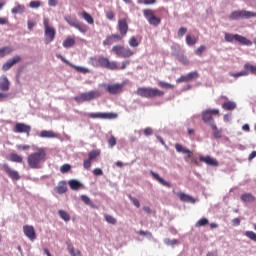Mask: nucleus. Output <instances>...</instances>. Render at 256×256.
Wrapping results in <instances>:
<instances>
[{
    "instance_id": "nucleus-39",
    "label": "nucleus",
    "mask_w": 256,
    "mask_h": 256,
    "mask_svg": "<svg viewBox=\"0 0 256 256\" xmlns=\"http://www.w3.org/2000/svg\"><path fill=\"white\" fill-rule=\"evenodd\" d=\"M158 86L161 87V89H175V85L163 81H160Z\"/></svg>"
},
{
    "instance_id": "nucleus-12",
    "label": "nucleus",
    "mask_w": 256,
    "mask_h": 256,
    "mask_svg": "<svg viewBox=\"0 0 256 256\" xmlns=\"http://www.w3.org/2000/svg\"><path fill=\"white\" fill-rule=\"evenodd\" d=\"M87 117L90 119H117V114L112 112H97L88 113Z\"/></svg>"
},
{
    "instance_id": "nucleus-30",
    "label": "nucleus",
    "mask_w": 256,
    "mask_h": 256,
    "mask_svg": "<svg viewBox=\"0 0 256 256\" xmlns=\"http://www.w3.org/2000/svg\"><path fill=\"white\" fill-rule=\"evenodd\" d=\"M11 53H13V48L11 46L0 48V58L7 57V55H11Z\"/></svg>"
},
{
    "instance_id": "nucleus-28",
    "label": "nucleus",
    "mask_w": 256,
    "mask_h": 256,
    "mask_svg": "<svg viewBox=\"0 0 256 256\" xmlns=\"http://www.w3.org/2000/svg\"><path fill=\"white\" fill-rule=\"evenodd\" d=\"M79 16L84 18V20L86 21V23H88V25H93V23H95L93 16H91V14L87 13L86 11H83L82 13H80Z\"/></svg>"
},
{
    "instance_id": "nucleus-9",
    "label": "nucleus",
    "mask_w": 256,
    "mask_h": 256,
    "mask_svg": "<svg viewBox=\"0 0 256 256\" xmlns=\"http://www.w3.org/2000/svg\"><path fill=\"white\" fill-rule=\"evenodd\" d=\"M143 15L147 19L149 25L157 27V25L161 24V18L155 16V12L152 9H144Z\"/></svg>"
},
{
    "instance_id": "nucleus-23",
    "label": "nucleus",
    "mask_w": 256,
    "mask_h": 256,
    "mask_svg": "<svg viewBox=\"0 0 256 256\" xmlns=\"http://www.w3.org/2000/svg\"><path fill=\"white\" fill-rule=\"evenodd\" d=\"M199 161L202 163H206V165H210V167H217V160L211 158L210 156H200Z\"/></svg>"
},
{
    "instance_id": "nucleus-22",
    "label": "nucleus",
    "mask_w": 256,
    "mask_h": 256,
    "mask_svg": "<svg viewBox=\"0 0 256 256\" xmlns=\"http://www.w3.org/2000/svg\"><path fill=\"white\" fill-rule=\"evenodd\" d=\"M235 41L239 43L240 45H245L246 47H251L253 45V42L245 36H241L239 34H235Z\"/></svg>"
},
{
    "instance_id": "nucleus-5",
    "label": "nucleus",
    "mask_w": 256,
    "mask_h": 256,
    "mask_svg": "<svg viewBox=\"0 0 256 256\" xmlns=\"http://www.w3.org/2000/svg\"><path fill=\"white\" fill-rule=\"evenodd\" d=\"M111 53H114L117 57H122L123 59H129L133 57L135 52L131 48H125L123 45H114L111 49Z\"/></svg>"
},
{
    "instance_id": "nucleus-24",
    "label": "nucleus",
    "mask_w": 256,
    "mask_h": 256,
    "mask_svg": "<svg viewBox=\"0 0 256 256\" xmlns=\"http://www.w3.org/2000/svg\"><path fill=\"white\" fill-rule=\"evenodd\" d=\"M42 139H56L57 133L51 130H42L39 134Z\"/></svg>"
},
{
    "instance_id": "nucleus-1",
    "label": "nucleus",
    "mask_w": 256,
    "mask_h": 256,
    "mask_svg": "<svg viewBox=\"0 0 256 256\" xmlns=\"http://www.w3.org/2000/svg\"><path fill=\"white\" fill-rule=\"evenodd\" d=\"M47 159L45 148H39L36 152L27 157V164L30 169H41Z\"/></svg>"
},
{
    "instance_id": "nucleus-26",
    "label": "nucleus",
    "mask_w": 256,
    "mask_h": 256,
    "mask_svg": "<svg viewBox=\"0 0 256 256\" xmlns=\"http://www.w3.org/2000/svg\"><path fill=\"white\" fill-rule=\"evenodd\" d=\"M153 179H155V181H157L158 183H160V185H163L164 187H171V184L167 181H165L163 178H161V176H159V174L155 173L154 171L150 172Z\"/></svg>"
},
{
    "instance_id": "nucleus-56",
    "label": "nucleus",
    "mask_w": 256,
    "mask_h": 256,
    "mask_svg": "<svg viewBox=\"0 0 256 256\" xmlns=\"http://www.w3.org/2000/svg\"><path fill=\"white\" fill-rule=\"evenodd\" d=\"M112 39H114V43L117 42V41H123V37L125 36H122L121 34H112Z\"/></svg>"
},
{
    "instance_id": "nucleus-44",
    "label": "nucleus",
    "mask_w": 256,
    "mask_h": 256,
    "mask_svg": "<svg viewBox=\"0 0 256 256\" xmlns=\"http://www.w3.org/2000/svg\"><path fill=\"white\" fill-rule=\"evenodd\" d=\"M245 237H248L251 241H254L256 243V233L253 231H246L244 233Z\"/></svg>"
},
{
    "instance_id": "nucleus-61",
    "label": "nucleus",
    "mask_w": 256,
    "mask_h": 256,
    "mask_svg": "<svg viewBox=\"0 0 256 256\" xmlns=\"http://www.w3.org/2000/svg\"><path fill=\"white\" fill-rule=\"evenodd\" d=\"M130 200L132 201L133 205L139 209L141 207V203L137 200V198L130 197Z\"/></svg>"
},
{
    "instance_id": "nucleus-51",
    "label": "nucleus",
    "mask_w": 256,
    "mask_h": 256,
    "mask_svg": "<svg viewBox=\"0 0 256 256\" xmlns=\"http://www.w3.org/2000/svg\"><path fill=\"white\" fill-rule=\"evenodd\" d=\"M61 173H68V171H71V165L64 164L60 168Z\"/></svg>"
},
{
    "instance_id": "nucleus-59",
    "label": "nucleus",
    "mask_w": 256,
    "mask_h": 256,
    "mask_svg": "<svg viewBox=\"0 0 256 256\" xmlns=\"http://www.w3.org/2000/svg\"><path fill=\"white\" fill-rule=\"evenodd\" d=\"M188 78H187V75H185V76H181L180 78H178L177 80H176V83H188Z\"/></svg>"
},
{
    "instance_id": "nucleus-18",
    "label": "nucleus",
    "mask_w": 256,
    "mask_h": 256,
    "mask_svg": "<svg viewBox=\"0 0 256 256\" xmlns=\"http://www.w3.org/2000/svg\"><path fill=\"white\" fill-rule=\"evenodd\" d=\"M23 232L30 241H35V239H37V234L35 233V228L33 226H23Z\"/></svg>"
},
{
    "instance_id": "nucleus-58",
    "label": "nucleus",
    "mask_w": 256,
    "mask_h": 256,
    "mask_svg": "<svg viewBox=\"0 0 256 256\" xmlns=\"http://www.w3.org/2000/svg\"><path fill=\"white\" fill-rule=\"evenodd\" d=\"M16 148L18 149V151H27L29 149H31V146L29 145H17Z\"/></svg>"
},
{
    "instance_id": "nucleus-19",
    "label": "nucleus",
    "mask_w": 256,
    "mask_h": 256,
    "mask_svg": "<svg viewBox=\"0 0 256 256\" xmlns=\"http://www.w3.org/2000/svg\"><path fill=\"white\" fill-rule=\"evenodd\" d=\"M175 149L177 151V153H183L186 156V159H191L192 163H193V152L185 147H183V145L176 143L175 144Z\"/></svg>"
},
{
    "instance_id": "nucleus-17",
    "label": "nucleus",
    "mask_w": 256,
    "mask_h": 256,
    "mask_svg": "<svg viewBox=\"0 0 256 256\" xmlns=\"http://www.w3.org/2000/svg\"><path fill=\"white\" fill-rule=\"evenodd\" d=\"M14 133H26V135L29 137L31 127L25 123H16L14 126Z\"/></svg>"
},
{
    "instance_id": "nucleus-32",
    "label": "nucleus",
    "mask_w": 256,
    "mask_h": 256,
    "mask_svg": "<svg viewBox=\"0 0 256 256\" xmlns=\"http://www.w3.org/2000/svg\"><path fill=\"white\" fill-rule=\"evenodd\" d=\"M9 161L12 163H23V157L17 153H11L9 156Z\"/></svg>"
},
{
    "instance_id": "nucleus-43",
    "label": "nucleus",
    "mask_w": 256,
    "mask_h": 256,
    "mask_svg": "<svg viewBox=\"0 0 256 256\" xmlns=\"http://www.w3.org/2000/svg\"><path fill=\"white\" fill-rule=\"evenodd\" d=\"M104 218H105V221H107L110 225H115L117 223V219H115V217L109 214H105Z\"/></svg>"
},
{
    "instance_id": "nucleus-45",
    "label": "nucleus",
    "mask_w": 256,
    "mask_h": 256,
    "mask_svg": "<svg viewBox=\"0 0 256 256\" xmlns=\"http://www.w3.org/2000/svg\"><path fill=\"white\" fill-rule=\"evenodd\" d=\"M30 9H39L41 7V1L39 0H33L29 3Z\"/></svg>"
},
{
    "instance_id": "nucleus-57",
    "label": "nucleus",
    "mask_w": 256,
    "mask_h": 256,
    "mask_svg": "<svg viewBox=\"0 0 256 256\" xmlns=\"http://www.w3.org/2000/svg\"><path fill=\"white\" fill-rule=\"evenodd\" d=\"M137 233H138V235H142L145 237H153V234L149 231L139 230Z\"/></svg>"
},
{
    "instance_id": "nucleus-6",
    "label": "nucleus",
    "mask_w": 256,
    "mask_h": 256,
    "mask_svg": "<svg viewBox=\"0 0 256 256\" xmlns=\"http://www.w3.org/2000/svg\"><path fill=\"white\" fill-rule=\"evenodd\" d=\"M99 97H101V92L97 90H91L76 96L74 101H76V103H85V101H93V99H99Z\"/></svg>"
},
{
    "instance_id": "nucleus-36",
    "label": "nucleus",
    "mask_w": 256,
    "mask_h": 256,
    "mask_svg": "<svg viewBox=\"0 0 256 256\" xmlns=\"http://www.w3.org/2000/svg\"><path fill=\"white\" fill-rule=\"evenodd\" d=\"M56 193H58V195H63V193H67V185L65 183H60L56 187Z\"/></svg>"
},
{
    "instance_id": "nucleus-41",
    "label": "nucleus",
    "mask_w": 256,
    "mask_h": 256,
    "mask_svg": "<svg viewBox=\"0 0 256 256\" xmlns=\"http://www.w3.org/2000/svg\"><path fill=\"white\" fill-rule=\"evenodd\" d=\"M205 225H209V220L207 218H201L195 224V227H205Z\"/></svg>"
},
{
    "instance_id": "nucleus-14",
    "label": "nucleus",
    "mask_w": 256,
    "mask_h": 256,
    "mask_svg": "<svg viewBox=\"0 0 256 256\" xmlns=\"http://www.w3.org/2000/svg\"><path fill=\"white\" fill-rule=\"evenodd\" d=\"M2 169H3V171H5V173L8 174L10 179H12L13 181H19V179H21V176H19V172H17V170H13L9 166V164H7V163L3 164Z\"/></svg>"
},
{
    "instance_id": "nucleus-16",
    "label": "nucleus",
    "mask_w": 256,
    "mask_h": 256,
    "mask_svg": "<svg viewBox=\"0 0 256 256\" xmlns=\"http://www.w3.org/2000/svg\"><path fill=\"white\" fill-rule=\"evenodd\" d=\"M118 31L122 37H125L129 32V24L127 23V18H122L118 20Z\"/></svg>"
},
{
    "instance_id": "nucleus-34",
    "label": "nucleus",
    "mask_w": 256,
    "mask_h": 256,
    "mask_svg": "<svg viewBox=\"0 0 256 256\" xmlns=\"http://www.w3.org/2000/svg\"><path fill=\"white\" fill-rule=\"evenodd\" d=\"M100 155H101V150L95 149L88 153V159H90V161H94V159H97V157H99Z\"/></svg>"
},
{
    "instance_id": "nucleus-47",
    "label": "nucleus",
    "mask_w": 256,
    "mask_h": 256,
    "mask_svg": "<svg viewBox=\"0 0 256 256\" xmlns=\"http://www.w3.org/2000/svg\"><path fill=\"white\" fill-rule=\"evenodd\" d=\"M113 43H115V41L112 35L107 36L106 39L103 41L104 46L113 45Z\"/></svg>"
},
{
    "instance_id": "nucleus-42",
    "label": "nucleus",
    "mask_w": 256,
    "mask_h": 256,
    "mask_svg": "<svg viewBox=\"0 0 256 256\" xmlns=\"http://www.w3.org/2000/svg\"><path fill=\"white\" fill-rule=\"evenodd\" d=\"M81 201H83V203H85V205H89V207H95L93 205V201H91V199L87 195H82L81 196Z\"/></svg>"
},
{
    "instance_id": "nucleus-46",
    "label": "nucleus",
    "mask_w": 256,
    "mask_h": 256,
    "mask_svg": "<svg viewBox=\"0 0 256 256\" xmlns=\"http://www.w3.org/2000/svg\"><path fill=\"white\" fill-rule=\"evenodd\" d=\"M128 43L133 48L139 47V41H137V37H135V36H132Z\"/></svg>"
},
{
    "instance_id": "nucleus-25",
    "label": "nucleus",
    "mask_w": 256,
    "mask_h": 256,
    "mask_svg": "<svg viewBox=\"0 0 256 256\" xmlns=\"http://www.w3.org/2000/svg\"><path fill=\"white\" fill-rule=\"evenodd\" d=\"M15 5L16 6L11 9L12 15H21V14L25 13V6L23 4L16 2Z\"/></svg>"
},
{
    "instance_id": "nucleus-63",
    "label": "nucleus",
    "mask_w": 256,
    "mask_h": 256,
    "mask_svg": "<svg viewBox=\"0 0 256 256\" xmlns=\"http://www.w3.org/2000/svg\"><path fill=\"white\" fill-rule=\"evenodd\" d=\"M165 244L166 245H177V240H175V239H173V240L166 239Z\"/></svg>"
},
{
    "instance_id": "nucleus-35",
    "label": "nucleus",
    "mask_w": 256,
    "mask_h": 256,
    "mask_svg": "<svg viewBox=\"0 0 256 256\" xmlns=\"http://www.w3.org/2000/svg\"><path fill=\"white\" fill-rule=\"evenodd\" d=\"M58 215L59 217H61L63 219V221H65L66 223L71 221V215H69V213H67V211L65 210H58Z\"/></svg>"
},
{
    "instance_id": "nucleus-7",
    "label": "nucleus",
    "mask_w": 256,
    "mask_h": 256,
    "mask_svg": "<svg viewBox=\"0 0 256 256\" xmlns=\"http://www.w3.org/2000/svg\"><path fill=\"white\" fill-rule=\"evenodd\" d=\"M252 17H256L255 12L247 10H237L230 14L229 19L231 21H237L239 19H251Z\"/></svg>"
},
{
    "instance_id": "nucleus-54",
    "label": "nucleus",
    "mask_w": 256,
    "mask_h": 256,
    "mask_svg": "<svg viewBox=\"0 0 256 256\" xmlns=\"http://www.w3.org/2000/svg\"><path fill=\"white\" fill-rule=\"evenodd\" d=\"M91 159H86V160H84L83 161V167H84V169H87V170H89V169H91Z\"/></svg>"
},
{
    "instance_id": "nucleus-10",
    "label": "nucleus",
    "mask_w": 256,
    "mask_h": 256,
    "mask_svg": "<svg viewBox=\"0 0 256 256\" xmlns=\"http://www.w3.org/2000/svg\"><path fill=\"white\" fill-rule=\"evenodd\" d=\"M64 19H65L66 23H68V25H70V27H74L75 29L80 31V33H87V31L89 29L87 27V25H85L83 23L75 22V20L71 16H65Z\"/></svg>"
},
{
    "instance_id": "nucleus-49",
    "label": "nucleus",
    "mask_w": 256,
    "mask_h": 256,
    "mask_svg": "<svg viewBox=\"0 0 256 256\" xmlns=\"http://www.w3.org/2000/svg\"><path fill=\"white\" fill-rule=\"evenodd\" d=\"M225 41H228V43H233L235 41V34H225Z\"/></svg>"
},
{
    "instance_id": "nucleus-20",
    "label": "nucleus",
    "mask_w": 256,
    "mask_h": 256,
    "mask_svg": "<svg viewBox=\"0 0 256 256\" xmlns=\"http://www.w3.org/2000/svg\"><path fill=\"white\" fill-rule=\"evenodd\" d=\"M176 196L180 201L183 203H195V198H193L191 195L185 194L183 192H176Z\"/></svg>"
},
{
    "instance_id": "nucleus-11",
    "label": "nucleus",
    "mask_w": 256,
    "mask_h": 256,
    "mask_svg": "<svg viewBox=\"0 0 256 256\" xmlns=\"http://www.w3.org/2000/svg\"><path fill=\"white\" fill-rule=\"evenodd\" d=\"M243 71H240L238 73H230L231 77H247L249 73L251 75H256V66L252 64H245Z\"/></svg>"
},
{
    "instance_id": "nucleus-48",
    "label": "nucleus",
    "mask_w": 256,
    "mask_h": 256,
    "mask_svg": "<svg viewBox=\"0 0 256 256\" xmlns=\"http://www.w3.org/2000/svg\"><path fill=\"white\" fill-rule=\"evenodd\" d=\"M188 81H193V79H197L199 77V73L197 71L190 72L186 75Z\"/></svg>"
},
{
    "instance_id": "nucleus-2",
    "label": "nucleus",
    "mask_w": 256,
    "mask_h": 256,
    "mask_svg": "<svg viewBox=\"0 0 256 256\" xmlns=\"http://www.w3.org/2000/svg\"><path fill=\"white\" fill-rule=\"evenodd\" d=\"M136 95L145 99H154V97H163L165 92L158 88L140 87L136 90Z\"/></svg>"
},
{
    "instance_id": "nucleus-27",
    "label": "nucleus",
    "mask_w": 256,
    "mask_h": 256,
    "mask_svg": "<svg viewBox=\"0 0 256 256\" xmlns=\"http://www.w3.org/2000/svg\"><path fill=\"white\" fill-rule=\"evenodd\" d=\"M9 79H7V76H1L0 77V91H7L9 89Z\"/></svg>"
},
{
    "instance_id": "nucleus-60",
    "label": "nucleus",
    "mask_w": 256,
    "mask_h": 256,
    "mask_svg": "<svg viewBox=\"0 0 256 256\" xmlns=\"http://www.w3.org/2000/svg\"><path fill=\"white\" fill-rule=\"evenodd\" d=\"M93 175H95L96 177H99V176L103 175V170H101V168H95L93 170Z\"/></svg>"
},
{
    "instance_id": "nucleus-13",
    "label": "nucleus",
    "mask_w": 256,
    "mask_h": 256,
    "mask_svg": "<svg viewBox=\"0 0 256 256\" xmlns=\"http://www.w3.org/2000/svg\"><path fill=\"white\" fill-rule=\"evenodd\" d=\"M123 84H107L106 85V91L107 93H109L110 95H119L121 94V92L123 91Z\"/></svg>"
},
{
    "instance_id": "nucleus-31",
    "label": "nucleus",
    "mask_w": 256,
    "mask_h": 256,
    "mask_svg": "<svg viewBox=\"0 0 256 256\" xmlns=\"http://www.w3.org/2000/svg\"><path fill=\"white\" fill-rule=\"evenodd\" d=\"M62 45H63V47H65V49H71V47L75 46V38L67 37L63 41Z\"/></svg>"
},
{
    "instance_id": "nucleus-15",
    "label": "nucleus",
    "mask_w": 256,
    "mask_h": 256,
    "mask_svg": "<svg viewBox=\"0 0 256 256\" xmlns=\"http://www.w3.org/2000/svg\"><path fill=\"white\" fill-rule=\"evenodd\" d=\"M57 58L61 59V61H63V63H66V65H69V67H71L72 69H75V71H77L78 73H83L84 75L89 73V69H87L83 66H75L74 64L67 61V59H65V57L61 56L60 54L57 55Z\"/></svg>"
},
{
    "instance_id": "nucleus-37",
    "label": "nucleus",
    "mask_w": 256,
    "mask_h": 256,
    "mask_svg": "<svg viewBox=\"0 0 256 256\" xmlns=\"http://www.w3.org/2000/svg\"><path fill=\"white\" fill-rule=\"evenodd\" d=\"M225 109L226 111H234V109H237V103L227 100L225 102Z\"/></svg>"
},
{
    "instance_id": "nucleus-53",
    "label": "nucleus",
    "mask_w": 256,
    "mask_h": 256,
    "mask_svg": "<svg viewBox=\"0 0 256 256\" xmlns=\"http://www.w3.org/2000/svg\"><path fill=\"white\" fill-rule=\"evenodd\" d=\"M106 19H108L109 21H113V19H115V13L111 10L107 11Z\"/></svg>"
},
{
    "instance_id": "nucleus-62",
    "label": "nucleus",
    "mask_w": 256,
    "mask_h": 256,
    "mask_svg": "<svg viewBox=\"0 0 256 256\" xmlns=\"http://www.w3.org/2000/svg\"><path fill=\"white\" fill-rule=\"evenodd\" d=\"M185 33H187V28L181 27V28L178 30V37H183V35H185Z\"/></svg>"
},
{
    "instance_id": "nucleus-29",
    "label": "nucleus",
    "mask_w": 256,
    "mask_h": 256,
    "mask_svg": "<svg viewBox=\"0 0 256 256\" xmlns=\"http://www.w3.org/2000/svg\"><path fill=\"white\" fill-rule=\"evenodd\" d=\"M241 201L244 203H253L255 202V196H253L251 193L242 194Z\"/></svg>"
},
{
    "instance_id": "nucleus-52",
    "label": "nucleus",
    "mask_w": 256,
    "mask_h": 256,
    "mask_svg": "<svg viewBox=\"0 0 256 256\" xmlns=\"http://www.w3.org/2000/svg\"><path fill=\"white\" fill-rule=\"evenodd\" d=\"M145 137H151L153 135V128L147 127L143 130Z\"/></svg>"
},
{
    "instance_id": "nucleus-3",
    "label": "nucleus",
    "mask_w": 256,
    "mask_h": 256,
    "mask_svg": "<svg viewBox=\"0 0 256 256\" xmlns=\"http://www.w3.org/2000/svg\"><path fill=\"white\" fill-rule=\"evenodd\" d=\"M91 61L94 67H97L98 63L100 67H103L104 69H109L110 71H117L119 69V66H117V62L110 61L107 57L102 56L99 57L98 60L97 58H92Z\"/></svg>"
},
{
    "instance_id": "nucleus-21",
    "label": "nucleus",
    "mask_w": 256,
    "mask_h": 256,
    "mask_svg": "<svg viewBox=\"0 0 256 256\" xmlns=\"http://www.w3.org/2000/svg\"><path fill=\"white\" fill-rule=\"evenodd\" d=\"M21 61V57L14 56L13 58L9 59L6 63L3 64L2 69L4 71H9L13 65H16V63H19Z\"/></svg>"
},
{
    "instance_id": "nucleus-50",
    "label": "nucleus",
    "mask_w": 256,
    "mask_h": 256,
    "mask_svg": "<svg viewBox=\"0 0 256 256\" xmlns=\"http://www.w3.org/2000/svg\"><path fill=\"white\" fill-rule=\"evenodd\" d=\"M108 145L109 147H115V145H117V138H115V136H111L108 139Z\"/></svg>"
},
{
    "instance_id": "nucleus-33",
    "label": "nucleus",
    "mask_w": 256,
    "mask_h": 256,
    "mask_svg": "<svg viewBox=\"0 0 256 256\" xmlns=\"http://www.w3.org/2000/svg\"><path fill=\"white\" fill-rule=\"evenodd\" d=\"M68 185L73 191H78V189H81V182L77 180H70Z\"/></svg>"
},
{
    "instance_id": "nucleus-4",
    "label": "nucleus",
    "mask_w": 256,
    "mask_h": 256,
    "mask_svg": "<svg viewBox=\"0 0 256 256\" xmlns=\"http://www.w3.org/2000/svg\"><path fill=\"white\" fill-rule=\"evenodd\" d=\"M43 25L45 43L46 45H49V43H53V41H55V35H57V31H55V28H53V26L50 25L49 18L43 19Z\"/></svg>"
},
{
    "instance_id": "nucleus-38",
    "label": "nucleus",
    "mask_w": 256,
    "mask_h": 256,
    "mask_svg": "<svg viewBox=\"0 0 256 256\" xmlns=\"http://www.w3.org/2000/svg\"><path fill=\"white\" fill-rule=\"evenodd\" d=\"M67 249L71 256H81V251L77 250V252L75 253V247L73 246V244H67Z\"/></svg>"
},
{
    "instance_id": "nucleus-40",
    "label": "nucleus",
    "mask_w": 256,
    "mask_h": 256,
    "mask_svg": "<svg viewBox=\"0 0 256 256\" xmlns=\"http://www.w3.org/2000/svg\"><path fill=\"white\" fill-rule=\"evenodd\" d=\"M186 43H187V45H189L191 47V46L195 45V43H197V38H195V36L187 35Z\"/></svg>"
},
{
    "instance_id": "nucleus-64",
    "label": "nucleus",
    "mask_w": 256,
    "mask_h": 256,
    "mask_svg": "<svg viewBox=\"0 0 256 256\" xmlns=\"http://www.w3.org/2000/svg\"><path fill=\"white\" fill-rule=\"evenodd\" d=\"M27 25L29 31H32L33 27H35V22L33 20H28Z\"/></svg>"
},
{
    "instance_id": "nucleus-8",
    "label": "nucleus",
    "mask_w": 256,
    "mask_h": 256,
    "mask_svg": "<svg viewBox=\"0 0 256 256\" xmlns=\"http://www.w3.org/2000/svg\"><path fill=\"white\" fill-rule=\"evenodd\" d=\"M213 115H219L218 109H212V110H206L202 113V119L204 123H207L209 126H211V129H217V126H215L213 122Z\"/></svg>"
},
{
    "instance_id": "nucleus-55",
    "label": "nucleus",
    "mask_w": 256,
    "mask_h": 256,
    "mask_svg": "<svg viewBox=\"0 0 256 256\" xmlns=\"http://www.w3.org/2000/svg\"><path fill=\"white\" fill-rule=\"evenodd\" d=\"M203 51H205V45H201L197 50H195V55L201 57V55H203Z\"/></svg>"
}]
</instances>
